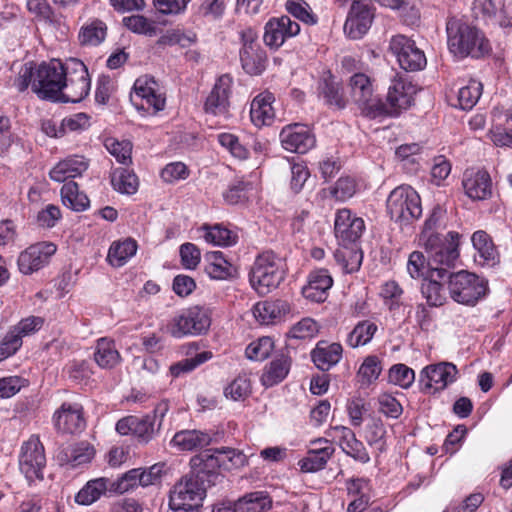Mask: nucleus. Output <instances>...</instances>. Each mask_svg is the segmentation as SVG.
I'll return each instance as SVG.
<instances>
[{
	"label": "nucleus",
	"mask_w": 512,
	"mask_h": 512,
	"mask_svg": "<svg viewBox=\"0 0 512 512\" xmlns=\"http://www.w3.org/2000/svg\"><path fill=\"white\" fill-rule=\"evenodd\" d=\"M217 457L223 470H232L243 466L245 463V455L237 449L223 447L212 449Z\"/></svg>",
	"instance_id": "6e6d98bb"
},
{
	"label": "nucleus",
	"mask_w": 512,
	"mask_h": 512,
	"mask_svg": "<svg viewBox=\"0 0 512 512\" xmlns=\"http://www.w3.org/2000/svg\"><path fill=\"white\" fill-rule=\"evenodd\" d=\"M137 248V242L132 238H126L123 241H115L108 250L107 261L113 267H121L136 254Z\"/></svg>",
	"instance_id": "ea45409f"
},
{
	"label": "nucleus",
	"mask_w": 512,
	"mask_h": 512,
	"mask_svg": "<svg viewBox=\"0 0 512 512\" xmlns=\"http://www.w3.org/2000/svg\"><path fill=\"white\" fill-rule=\"evenodd\" d=\"M282 147L289 152L306 154L315 147L316 138L307 125L292 123L284 126L279 134Z\"/></svg>",
	"instance_id": "dca6fc26"
},
{
	"label": "nucleus",
	"mask_w": 512,
	"mask_h": 512,
	"mask_svg": "<svg viewBox=\"0 0 512 512\" xmlns=\"http://www.w3.org/2000/svg\"><path fill=\"white\" fill-rule=\"evenodd\" d=\"M311 360L314 365L321 371H329L336 366L343 356V347L338 342H328L320 340L312 349Z\"/></svg>",
	"instance_id": "a878e982"
},
{
	"label": "nucleus",
	"mask_w": 512,
	"mask_h": 512,
	"mask_svg": "<svg viewBox=\"0 0 512 512\" xmlns=\"http://www.w3.org/2000/svg\"><path fill=\"white\" fill-rule=\"evenodd\" d=\"M274 349V341L271 337H261L258 340L250 343L245 354L248 359L254 361H263L267 359Z\"/></svg>",
	"instance_id": "13d9d810"
},
{
	"label": "nucleus",
	"mask_w": 512,
	"mask_h": 512,
	"mask_svg": "<svg viewBox=\"0 0 512 512\" xmlns=\"http://www.w3.org/2000/svg\"><path fill=\"white\" fill-rule=\"evenodd\" d=\"M317 95L331 109L342 110L347 105L343 86L331 71L324 72L320 77L317 84Z\"/></svg>",
	"instance_id": "412c9836"
},
{
	"label": "nucleus",
	"mask_w": 512,
	"mask_h": 512,
	"mask_svg": "<svg viewBox=\"0 0 512 512\" xmlns=\"http://www.w3.org/2000/svg\"><path fill=\"white\" fill-rule=\"evenodd\" d=\"M459 238L458 232L450 231L445 238L431 233L422 241L432 268H446L448 271L454 268L459 257Z\"/></svg>",
	"instance_id": "423d86ee"
},
{
	"label": "nucleus",
	"mask_w": 512,
	"mask_h": 512,
	"mask_svg": "<svg viewBox=\"0 0 512 512\" xmlns=\"http://www.w3.org/2000/svg\"><path fill=\"white\" fill-rule=\"evenodd\" d=\"M212 358V352L203 351L193 357L182 359L170 366V373L173 377H179L184 373L193 371L199 365L207 362Z\"/></svg>",
	"instance_id": "4d7b16f0"
},
{
	"label": "nucleus",
	"mask_w": 512,
	"mask_h": 512,
	"mask_svg": "<svg viewBox=\"0 0 512 512\" xmlns=\"http://www.w3.org/2000/svg\"><path fill=\"white\" fill-rule=\"evenodd\" d=\"M332 285L333 279L327 269L314 270L310 272L308 282L302 288V295L312 302H324Z\"/></svg>",
	"instance_id": "cd10ccee"
},
{
	"label": "nucleus",
	"mask_w": 512,
	"mask_h": 512,
	"mask_svg": "<svg viewBox=\"0 0 512 512\" xmlns=\"http://www.w3.org/2000/svg\"><path fill=\"white\" fill-rule=\"evenodd\" d=\"M462 185L472 200H485L492 194V182L486 170L470 168L463 174Z\"/></svg>",
	"instance_id": "5701e85b"
},
{
	"label": "nucleus",
	"mask_w": 512,
	"mask_h": 512,
	"mask_svg": "<svg viewBox=\"0 0 512 512\" xmlns=\"http://www.w3.org/2000/svg\"><path fill=\"white\" fill-rule=\"evenodd\" d=\"M333 430L338 433L339 445L346 455L363 464L370 461L369 453L364 444L356 438L355 433L350 428L335 426Z\"/></svg>",
	"instance_id": "2f4dec72"
},
{
	"label": "nucleus",
	"mask_w": 512,
	"mask_h": 512,
	"mask_svg": "<svg viewBox=\"0 0 512 512\" xmlns=\"http://www.w3.org/2000/svg\"><path fill=\"white\" fill-rule=\"evenodd\" d=\"M111 185L122 194L132 195L138 190V177L129 167H119L111 173Z\"/></svg>",
	"instance_id": "79ce46f5"
},
{
	"label": "nucleus",
	"mask_w": 512,
	"mask_h": 512,
	"mask_svg": "<svg viewBox=\"0 0 512 512\" xmlns=\"http://www.w3.org/2000/svg\"><path fill=\"white\" fill-rule=\"evenodd\" d=\"M90 87V78L78 79L73 76L72 78H66V84L64 86L66 92L60 93L58 101L78 103L88 96Z\"/></svg>",
	"instance_id": "a18cd8bd"
},
{
	"label": "nucleus",
	"mask_w": 512,
	"mask_h": 512,
	"mask_svg": "<svg viewBox=\"0 0 512 512\" xmlns=\"http://www.w3.org/2000/svg\"><path fill=\"white\" fill-rule=\"evenodd\" d=\"M52 421L60 433H80L86 427L83 407L79 403L63 402L54 412Z\"/></svg>",
	"instance_id": "f3484780"
},
{
	"label": "nucleus",
	"mask_w": 512,
	"mask_h": 512,
	"mask_svg": "<svg viewBox=\"0 0 512 512\" xmlns=\"http://www.w3.org/2000/svg\"><path fill=\"white\" fill-rule=\"evenodd\" d=\"M448 291L451 299L458 304L473 307L489 293L488 280L467 270L448 271Z\"/></svg>",
	"instance_id": "f03ea898"
},
{
	"label": "nucleus",
	"mask_w": 512,
	"mask_h": 512,
	"mask_svg": "<svg viewBox=\"0 0 512 512\" xmlns=\"http://www.w3.org/2000/svg\"><path fill=\"white\" fill-rule=\"evenodd\" d=\"M407 271L413 279H428L436 276L440 280H445L448 275L446 268H432L428 256L425 257L420 251H413L408 258Z\"/></svg>",
	"instance_id": "473e14b6"
},
{
	"label": "nucleus",
	"mask_w": 512,
	"mask_h": 512,
	"mask_svg": "<svg viewBox=\"0 0 512 512\" xmlns=\"http://www.w3.org/2000/svg\"><path fill=\"white\" fill-rule=\"evenodd\" d=\"M282 260L272 251L259 254L249 272V281L259 295H266L276 289L285 279Z\"/></svg>",
	"instance_id": "7ed1b4c3"
},
{
	"label": "nucleus",
	"mask_w": 512,
	"mask_h": 512,
	"mask_svg": "<svg viewBox=\"0 0 512 512\" xmlns=\"http://www.w3.org/2000/svg\"><path fill=\"white\" fill-rule=\"evenodd\" d=\"M179 254L181 264L185 269H195L201 260V252L199 248L190 242L184 243L180 246Z\"/></svg>",
	"instance_id": "774afa93"
},
{
	"label": "nucleus",
	"mask_w": 512,
	"mask_h": 512,
	"mask_svg": "<svg viewBox=\"0 0 512 512\" xmlns=\"http://www.w3.org/2000/svg\"><path fill=\"white\" fill-rule=\"evenodd\" d=\"M95 456V449L89 442L79 443L60 448L57 453V461L61 466L77 468L88 464Z\"/></svg>",
	"instance_id": "bb28decb"
},
{
	"label": "nucleus",
	"mask_w": 512,
	"mask_h": 512,
	"mask_svg": "<svg viewBox=\"0 0 512 512\" xmlns=\"http://www.w3.org/2000/svg\"><path fill=\"white\" fill-rule=\"evenodd\" d=\"M263 40L271 49L279 48L287 38L294 37L300 32V25L289 16L270 19L265 27Z\"/></svg>",
	"instance_id": "aec40b11"
},
{
	"label": "nucleus",
	"mask_w": 512,
	"mask_h": 512,
	"mask_svg": "<svg viewBox=\"0 0 512 512\" xmlns=\"http://www.w3.org/2000/svg\"><path fill=\"white\" fill-rule=\"evenodd\" d=\"M211 326V310L205 306H191L182 310L173 319L172 335L182 337L185 335L205 334Z\"/></svg>",
	"instance_id": "9b49d317"
},
{
	"label": "nucleus",
	"mask_w": 512,
	"mask_h": 512,
	"mask_svg": "<svg viewBox=\"0 0 512 512\" xmlns=\"http://www.w3.org/2000/svg\"><path fill=\"white\" fill-rule=\"evenodd\" d=\"M275 97L270 92H263L257 95L250 105V119L256 127L271 125L275 113L272 107Z\"/></svg>",
	"instance_id": "72a5a7b5"
},
{
	"label": "nucleus",
	"mask_w": 512,
	"mask_h": 512,
	"mask_svg": "<svg viewBox=\"0 0 512 512\" xmlns=\"http://www.w3.org/2000/svg\"><path fill=\"white\" fill-rule=\"evenodd\" d=\"M225 396L238 401L244 400L251 394V382L246 375H239L226 388Z\"/></svg>",
	"instance_id": "680f3d73"
},
{
	"label": "nucleus",
	"mask_w": 512,
	"mask_h": 512,
	"mask_svg": "<svg viewBox=\"0 0 512 512\" xmlns=\"http://www.w3.org/2000/svg\"><path fill=\"white\" fill-rule=\"evenodd\" d=\"M56 250L57 247L52 242H38L30 245L18 256L19 271L24 275H31L39 271L49 264Z\"/></svg>",
	"instance_id": "2eb2a0df"
},
{
	"label": "nucleus",
	"mask_w": 512,
	"mask_h": 512,
	"mask_svg": "<svg viewBox=\"0 0 512 512\" xmlns=\"http://www.w3.org/2000/svg\"><path fill=\"white\" fill-rule=\"evenodd\" d=\"M134 94L131 100L137 109L156 114L164 109L166 99L159 92L158 84L153 77H139L133 86Z\"/></svg>",
	"instance_id": "4468645a"
},
{
	"label": "nucleus",
	"mask_w": 512,
	"mask_h": 512,
	"mask_svg": "<svg viewBox=\"0 0 512 512\" xmlns=\"http://www.w3.org/2000/svg\"><path fill=\"white\" fill-rule=\"evenodd\" d=\"M286 10L293 17L307 25H315L318 22L317 15L313 13L311 7L305 1L289 0L286 2Z\"/></svg>",
	"instance_id": "052dcab7"
},
{
	"label": "nucleus",
	"mask_w": 512,
	"mask_h": 512,
	"mask_svg": "<svg viewBox=\"0 0 512 512\" xmlns=\"http://www.w3.org/2000/svg\"><path fill=\"white\" fill-rule=\"evenodd\" d=\"M112 479L99 477L91 479L78 491L74 500L82 506H89L98 501L102 496L113 494Z\"/></svg>",
	"instance_id": "c756f323"
},
{
	"label": "nucleus",
	"mask_w": 512,
	"mask_h": 512,
	"mask_svg": "<svg viewBox=\"0 0 512 512\" xmlns=\"http://www.w3.org/2000/svg\"><path fill=\"white\" fill-rule=\"evenodd\" d=\"M319 332L318 323L312 318H303L292 326L288 335L295 339H311Z\"/></svg>",
	"instance_id": "0e129e2a"
},
{
	"label": "nucleus",
	"mask_w": 512,
	"mask_h": 512,
	"mask_svg": "<svg viewBox=\"0 0 512 512\" xmlns=\"http://www.w3.org/2000/svg\"><path fill=\"white\" fill-rule=\"evenodd\" d=\"M481 94L482 84L476 80H471L466 86L458 90V104L456 106L462 110H470L476 105Z\"/></svg>",
	"instance_id": "864d4df0"
},
{
	"label": "nucleus",
	"mask_w": 512,
	"mask_h": 512,
	"mask_svg": "<svg viewBox=\"0 0 512 512\" xmlns=\"http://www.w3.org/2000/svg\"><path fill=\"white\" fill-rule=\"evenodd\" d=\"M65 84L62 62L53 59L39 65L33 79L32 90L42 99L58 101Z\"/></svg>",
	"instance_id": "0eeeda50"
},
{
	"label": "nucleus",
	"mask_w": 512,
	"mask_h": 512,
	"mask_svg": "<svg viewBox=\"0 0 512 512\" xmlns=\"http://www.w3.org/2000/svg\"><path fill=\"white\" fill-rule=\"evenodd\" d=\"M389 49L400 67L407 72L420 71L426 67L427 59L424 51L416 46L414 40L404 35L393 36Z\"/></svg>",
	"instance_id": "ddd939ff"
},
{
	"label": "nucleus",
	"mask_w": 512,
	"mask_h": 512,
	"mask_svg": "<svg viewBox=\"0 0 512 512\" xmlns=\"http://www.w3.org/2000/svg\"><path fill=\"white\" fill-rule=\"evenodd\" d=\"M442 280L436 276H431L425 279L421 284V294L425 298L427 306L429 307H441L447 301V294L444 285L441 283ZM447 283V279L443 280Z\"/></svg>",
	"instance_id": "a19ab883"
},
{
	"label": "nucleus",
	"mask_w": 512,
	"mask_h": 512,
	"mask_svg": "<svg viewBox=\"0 0 512 512\" xmlns=\"http://www.w3.org/2000/svg\"><path fill=\"white\" fill-rule=\"evenodd\" d=\"M256 311L262 321L268 324L280 320L288 314L290 312V305L285 300L276 299L258 303Z\"/></svg>",
	"instance_id": "09e8293b"
},
{
	"label": "nucleus",
	"mask_w": 512,
	"mask_h": 512,
	"mask_svg": "<svg viewBox=\"0 0 512 512\" xmlns=\"http://www.w3.org/2000/svg\"><path fill=\"white\" fill-rule=\"evenodd\" d=\"M325 444L324 447L310 449L306 457L298 462L302 472L313 473L325 467L334 452V448L327 441Z\"/></svg>",
	"instance_id": "58836bf2"
},
{
	"label": "nucleus",
	"mask_w": 512,
	"mask_h": 512,
	"mask_svg": "<svg viewBox=\"0 0 512 512\" xmlns=\"http://www.w3.org/2000/svg\"><path fill=\"white\" fill-rule=\"evenodd\" d=\"M290 367L291 358L288 355L281 354L276 356L265 366L260 377L262 385L269 388L279 384L287 377Z\"/></svg>",
	"instance_id": "c9c22d12"
},
{
	"label": "nucleus",
	"mask_w": 512,
	"mask_h": 512,
	"mask_svg": "<svg viewBox=\"0 0 512 512\" xmlns=\"http://www.w3.org/2000/svg\"><path fill=\"white\" fill-rule=\"evenodd\" d=\"M206 485L190 474L176 483L169 495L168 512H198L206 497Z\"/></svg>",
	"instance_id": "39448f33"
},
{
	"label": "nucleus",
	"mask_w": 512,
	"mask_h": 512,
	"mask_svg": "<svg viewBox=\"0 0 512 512\" xmlns=\"http://www.w3.org/2000/svg\"><path fill=\"white\" fill-rule=\"evenodd\" d=\"M160 428L153 421V417L147 414L141 417L135 416L133 427V437L140 444H148L154 440L160 433Z\"/></svg>",
	"instance_id": "8fccbe9b"
},
{
	"label": "nucleus",
	"mask_w": 512,
	"mask_h": 512,
	"mask_svg": "<svg viewBox=\"0 0 512 512\" xmlns=\"http://www.w3.org/2000/svg\"><path fill=\"white\" fill-rule=\"evenodd\" d=\"M412 87L405 86L402 82H396L392 86L389 87L386 101H382V105L384 106L385 112H383V116H396L402 109H407L411 106L413 97H412Z\"/></svg>",
	"instance_id": "c85d7f7f"
},
{
	"label": "nucleus",
	"mask_w": 512,
	"mask_h": 512,
	"mask_svg": "<svg viewBox=\"0 0 512 512\" xmlns=\"http://www.w3.org/2000/svg\"><path fill=\"white\" fill-rule=\"evenodd\" d=\"M448 46L457 57L475 59L489 55L492 51L489 40L477 27L464 22L447 23Z\"/></svg>",
	"instance_id": "f257e3e1"
},
{
	"label": "nucleus",
	"mask_w": 512,
	"mask_h": 512,
	"mask_svg": "<svg viewBox=\"0 0 512 512\" xmlns=\"http://www.w3.org/2000/svg\"><path fill=\"white\" fill-rule=\"evenodd\" d=\"M373 14L362 1H354L349 9L344 31L351 39H360L371 27Z\"/></svg>",
	"instance_id": "4be33fe9"
},
{
	"label": "nucleus",
	"mask_w": 512,
	"mask_h": 512,
	"mask_svg": "<svg viewBox=\"0 0 512 512\" xmlns=\"http://www.w3.org/2000/svg\"><path fill=\"white\" fill-rule=\"evenodd\" d=\"M232 83V77L228 74L218 77L204 104L207 113L223 115L228 111Z\"/></svg>",
	"instance_id": "b1692460"
},
{
	"label": "nucleus",
	"mask_w": 512,
	"mask_h": 512,
	"mask_svg": "<svg viewBox=\"0 0 512 512\" xmlns=\"http://www.w3.org/2000/svg\"><path fill=\"white\" fill-rule=\"evenodd\" d=\"M472 245L476 250L474 261L482 267H495L500 262L499 252L491 236L484 230H477L471 237Z\"/></svg>",
	"instance_id": "393cba45"
},
{
	"label": "nucleus",
	"mask_w": 512,
	"mask_h": 512,
	"mask_svg": "<svg viewBox=\"0 0 512 512\" xmlns=\"http://www.w3.org/2000/svg\"><path fill=\"white\" fill-rule=\"evenodd\" d=\"M203 238L207 243L216 246H232L237 243L238 235L222 224H215L213 226L204 225Z\"/></svg>",
	"instance_id": "de8ad7c7"
},
{
	"label": "nucleus",
	"mask_w": 512,
	"mask_h": 512,
	"mask_svg": "<svg viewBox=\"0 0 512 512\" xmlns=\"http://www.w3.org/2000/svg\"><path fill=\"white\" fill-rule=\"evenodd\" d=\"M272 508V499L267 491L245 494L235 504L233 512H265Z\"/></svg>",
	"instance_id": "e433bc0d"
},
{
	"label": "nucleus",
	"mask_w": 512,
	"mask_h": 512,
	"mask_svg": "<svg viewBox=\"0 0 512 512\" xmlns=\"http://www.w3.org/2000/svg\"><path fill=\"white\" fill-rule=\"evenodd\" d=\"M365 230L364 220L349 209H340L334 222L335 236L340 245L358 243Z\"/></svg>",
	"instance_id": "a211bd4d"
},
{
	"label": "nucleus",
	"mask_w": 512,
	"mask_h": 512,
	"mask_svg": "<svg viewBox=\"0 0 512 512\" xmlns=\"http://www.w3.org/2000/svg\"><path fill=\"white\" fill-rule=\"evenodd\" d=\"M46 466L45 450L38 436L32 435L21 447L19 468L29 484L43 480Z\"/></svg>",
	"instance_id": "f8f14e48"
},
{
	"label": "nucleus",
	"mask_w": 512,
	"mask_h": 512,
	"mask_svg": "<svg viewBox=\"0 0 512 512\" xmlns=\"http://www.w3.org/2000/svg\"><path fill=\"white\" fill-rule=\"evenodd\" d=\"M213 440L211 434L201 430H181L175 433L171 444L180 451H193L210 445Z\"/></svg>",
	"instance_id": "f704fd0d"
},
{
	"label": "nucleus",
	"mask_w": 512,
	"mask_h": 512,
	"mask_svg": "<svg viewBox=\"0 0 512 512\" xmlns=\"http://www.w3.org/2000/svg\"><path fill=\"white\" fill-rule=\"evenodd\" d=\"M191 476L201 481L203 485H215L220 477L221 464L212 449H206L190 459Z\"/></svg>",
	"instance_id": "6ab92c4d"
},
{
	"label": "nucleus",
	"mask_w": 512,
	"mask_h": 512,
	"mask_svg": "<svg viewBox=\"0 0 512 512\" xmlns=\"http://www.w3.org/2000/svg\"><path fill=\"white\" fill-rule=\"evenodd\" d=\"M390 218L401 225H408L422 215L419 194L411 186L401 185L393 189L386 201Z\"/></svg>",
	"instance_id": "20e7f679"
},
{
	"label": "nucleus",
	"mask_w": 512,
	"mask_h": 512,
	"mask_svg": "<svg viewBox=\"0 0 512 512\" xmlns=\"http://www.w3.org/2000/svg\"><path fill=\"white\" fill-rule=\"evenodd\" d=\"M390 382L401 388H409L415 380V372L405 364H395L389 370Z\"/></svg>",
	"instance_id": "e2e57ef3"
},
{
	"label": "nucleus",
	"mask_w": 512,
	"mask_h": 512,
	"mask_svg": "<svg viewBox=\"0 0 512 512\" xmlns=\"http://www.w3.org/2000/svg\"><path fill=\"white\" fill-rule=\"evenodd\" d=\"M205 273L213 280H230L237 276V268L230 263L221 251L205 254Z\"/></svg>",
	"instance_id": "7c9ffc66"
},
{
	"label": "nucleus",
	"mask_w": 512,
	"mask_h": 512,
	"mask_svg": "<svg viewBox=\"0 0 512 512\" xmlns=\"http://www.w3.org/2000/svg\"><path fill=\"white\" fill-rule=\"evenodd\" d=\"M120 353L115 347L112 340L101 338L97 341L94 360L99 367L104 369H111L120 362Z\"/></svg>",
	"instance_id": "37998d69"
},
{
	"label": "nucleus",
	"mask_w": 512,
	"mask_h": 512,
	"mask_svg": "<svg viewBox=\"0 0 512 512\" xmlns=\"http://www.w3.org/2000/svg\"><path fill=\"white\" fill-rule=\"evenodd\" d=\"M382 371L381 361L376 355L367 356L358 370V377L362 385H370L376 381Z\"/></svg>",
	"instance_id": "5fc2aeb1"
},
{
	"label": "nucleus",
	"mask_w": 512,
	"mask_h": 512,
	"mask_svg": "<svg viewBox=\"0 0 512 512\" xmlns=\"http://www.w3.org/2000/svg\"><path fill=\"white\" fill-rule=\"evenodd\" d=\"M60 194L63 204L74 211H85L89 207V198L79 191L78 184L74 181L65 182Z\"/></svg>",
	"instance_id": "c03bdc74"
},
{
	"label": "nucleus",
	"mask_w": 512,
	"mask_h": 512,
	"mask_svg": "<svg viewBox=\"0 0 512 512\" xmlns=\"http://www.w3.org/2000/svg\"><path fill=\"white\" fill-rule=\"evenodd\" d=\"M458 377L459 370L452 362L442 361L429 364L420 371V391L425 394H438L456 382Z\"/></svg>",
	"instance_id": "9d476101"
},
{
	"label": "nucleus",
	"mask_w": 512,
	"mask_h": 512,
	"mask_svg": "<svg viewBox=\"0 0 512 512\" xmlns=\"http://www.w3.org/2000/svg\"><path fill=\"white\" fill-rule=\"evenodd\" d=\"M350 95L361 114L367 118L382 117V99L374 95L371 79L364 73L355 72L349 79Z\"/></svg>",
	"instance_id": "6e6552de"
},
{
	"label": "nucleus",
	"mask_w": 512,
	"mask_h": 512,
	"mask_svg": "<svg viewBox=\"0 0 512 512\" xmlns=\"http://www.w3.org/2000/svg\"><path fill=\"white\" fill-rule=\"evenodd\" d=\"M29 385V380L21 376H8L0 379V398H10Z\"/></svg>",
	"instance_id": "338daca9"
},
{
	"label": "nucleus",
	"mask_w": 512,
	"mask_h": 512,
	"mask_svg": "<svg viewBox=\"0 0 512 512\" xmlns=\"http://www.w3.org/2000/svg\"><path fill=\"white\" fill-rule=\"evenodd\" d=\"M71 162H57L50 170L49 176L55 182H65L70 178L80 176L88 169V162H73L76 166H71Z\"/></svg>",
	"instance_id": "603ef678"
},
{
	"label": "nucleus",
	"mask_w": 512,
	"mask_h": 512,
	"mask_svg": "<svg viewBox=\"0 0 512 512\" xmlns=\"http://www.w3.org/2000/svg\"><path fill=\"white\" fill-rule=\"evenodd\" d=\"M334 258L340 264L345 273H353L360 269L363 252L358 243L340 245L334 252Z\"/></svg>",
	"instance_id": "4c0bfd02"
},
{
	"label": "nucleus",
	"mask_w": 512,
	"mask_h": 512,
	"mask_svg": "<svg viewBox=\"0 0 512 512\" xmlns=\"http://www.w3.org/2000/svg\"><path fill=\"white\" fill-rule=\"evenodd\" d=\"M104 146L116 160H131L133 148L131 141L109 137L105 140Z\"/></svg>",
	"instance_id": "69168bd1"
},
{
	"label": "nucleus",
	"mask_w": 512,
	"mask_h": 512,
	"mask_svg": "<svg viewBox=\"0 0 512 512\" xmlns=\"http://www.w3.org/2000/svg\"><path fill=\"white\" fill-rule=\"evenodd\" d=\"M107 27L101 20H94L80 29L78 39L81 45L98 46L106 37Z\"/></svg>",
	"instance_id": "3c124183"
},
{
	"label": "nucleus",
	"mask_w": 512,
	"mask_h": 512,
	"mask_svg": "<svg viewBox=\"0 0 512 512\" xmlns=\"http://www.w3.org/2000/svg\"><path fill=\"white\" fill-rule=\"evenodd\" d=\"M377 325L370 320L359 321L349 332L346 343L351 348L367 345L377 332Z\"/></svg>",
	"instance_id": "49530a36"
},
{
	"label": "nucleus",
	"mask_w": 512,
	"mask_h": 512,
	"mask_svg": "<svg viewBox=\"0 0 512 512\" xmlns=\"http://www.w3.org/2000/svg\"><path fill=\"white\" fill-rule=\"evenodd\" d=\"M219 144L227 149L230 154L239 160H245L251 156L246 145L239 141V138L231 133H221L218 135Z\"/></svg>",
	"instance_id": "bf43d9fd"
},
{
	"label": "nucleus",
	"mask_w": 512,
	"mask_h": 512,
	"mask_svg": "<svg viewBox=\"0 0 512 512\" xmlns=\"http://www.w3.org/2000/svg\"><path fill=\"white\" fill-rule=\"evenodd\" d=\"M241 47L239 59L242 69L249 75H260L267 66V54L259 43L258 32L247 27L238 32Z\"/></svg>",
	"instance_id": "1a4fd4ad"
}]
</instances>
